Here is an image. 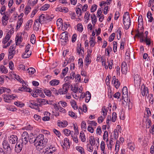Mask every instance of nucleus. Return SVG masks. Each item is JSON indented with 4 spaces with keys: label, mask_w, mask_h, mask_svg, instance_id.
<instances>
[{
    "label": "nucleus",
    "mask_w": 154,
    "mask_h": 154,
    "mask_svg": "<svg viewBox=\"0 0 154 154\" xmlns=\"http://www.w3.org/2000/svg\"><path fill=\"white\" fill-rule=\"evenodd\" d=\"M56 10L57 11H59L64 13L67 12L69 11L67 8L61 6L57 8Z\"/></svg>",
    "instance_id": "obj_21"
},
{
    "label": "nucleus",
    "mask_w": 154,
    "mask_h": 154,
    "mask_svg": "<svg viewBox=\"0 0 154 154\" xmlns=\"http://www.w3.org/2000/svg\"><path fill=\"white\" fill-rule=\"evenodd\" d=\"M23 22V19H20L17 22V24L16 26V28L19 29L21 26Z\"/></svg>",
    "instance_id": "obj_50"
},
{
    "label": "nucleus",
    "mask_w": 154,
    "mask_h": 154,
    "mask_svg": "<svg viewBox=\"0 0 154 154\" xmlns=\"http://www.w3.org/2000/svg\"><path fill=\"white\" fill-rule=\"evenodd\" d=\"M6 110L11 111L14 112L17 110V109L14 106L9 105L6 106Z\"/></svg>",
    "instance_id": "obj_26"
},
{
    "label": "nucleus",
    "mask_w": 154,
    "mask_h": 154,
    "mask_svg": "<svg viewBox=\"0 0 154 154\" xmlns=\"http://www.w3.org/2000/svg\"><path fill=\"white\" fill-rule=\"evenodd\" d=\"M0 71L2 73H7L8 72V70L4 66L2 65L0 67Z\"/></svg>",
    "instance_id": "obj_40"
},
{
    "label": "nucleus",
    "mask_w": 154,
    "mask_h": 154,
    "mask_svg": "<svg viewBox=\"0 0 154 154\" xmlns=\"http://www.w3.org/2000/svg\"><path fill=\"white\" fill-rule=\"evenodd\" d=\"M122 99L124 100V101L125 102L126 101L125 99V98H126V100H128V88L126 87H124L122 90Z\"/></svg>",
    "instance_id": "obj_8"
},
{
    "label": "nucleus",
    "mask_w": 154,
    "mask_h": 154,
    "mask_svg": "<svg viewBox=\"0 0 154 154\" xmlns=\"http://www.w3.org/2000/svg\"><path fill=\"white\" fill-rule=\"evenodd\" d=\"M107 63H108V66L109 69H112L113 65V60H107Z\"/></svg>",
    "instance_id": "obj_45"
},
{
    "label": "nucleus",
    "mask_w": 154,
    "mask_h": 154,
    "mask_svg": "<svg viewBox=\"0 0 154 154\" xmlns=\"http://www.w3.org/2000/svg\"><path fill=\"white\" fill-rule=\"evenodd\" d=\"M3 147L7 154H10L11 152V148L8 142L6 140L3 141L2 143Z\"/></svg>",
    "instance_id": "obj_6"
},
{
    "label": "nucleus",
    "mask_w": 154,
    "mask_h": 154,
    "mask_svg": "<svg viewBox=\"0 0 154 154\" xmlns=\"http://www.w3.org/2000/svg\"><path fill=\"white\" fill-rule=\"evenodd\" d=\"M149 98V103L151 104H153L154 101V99L153 98V95L151 94L150 95Z\"/></svg>",
    "instance_id": "obj_62"
},
{
    "label": "nucleus",
    "mask_w": 154,
    "mask_h": 154,
    "mask_svg": "<svg viewBox=\"0 0 154 154\" xmlns=\"http://www.w3.org/2000/svg\"><path fill=\"white\" fill-rule=\"evenodd\" d=\"M47 149L48 150V151H50L51 152V153L52 154L56 150V148L53 146L51 145L48 146L47 148Z\"/></svg>",
    "instance_id": "obj_27"
},
{
    "label": "nucleus",
    "mask_w": 154,
    "mask_h": 154,
    "mask_svg": "<svg viewBox=\"0 0 154 154\" xmlns=\"http://www.w3.org/2000/svg\"><path fill=\"white\" fill-rule=\"evenodd\" d=\"M76 50L77 52L79 54L82 55L84 53V49L83 48H81V45L79 47H78L77 48Z\"/></svg>",
    "instance_id": "obj_28"
},
{
    "label": "nucleus",
    "mask_w": 154,
    "mask_h": 154,
    "mask_svg": "<svg viewBox=\"0 0 154 154\" xmlns=\"http://www.w3.org/2000/svg\"><path fill=\"white\" fill-rule=\"evenodd\" d=\"M107 110L105 106H103L102 109V114L104 117H105L107 115Z\"/></svg>",
    "instance_id": "obj_38"
},
{
    "label": "nucleus",
    "mask_w": 154,
    "mask_h": 154,
    "mask_svg": "<svg viewBox=\"0 0 154 154\" xmlns=\"http://www.w3.org/2000/svg\"><path fill=\"white\" fill-rule=\"evenodd\" d=\"M44 136L42 134H39L35 138L32 137L28 138L29 141L30 143H34L37 150L40 151L43 149L46 146L47 141L44 139Z\"/></svg>",
    "instance_id": "obj_1"
},
{
    "label": "nucleus",
    "mask_w": 154,
    "mask_h": 154,
    "mask_svg": "<svg viewBox=\"0 0 154 154\" xmlns=\"http://www.w3.org/2000/svg\"><path fill=\"white\" fill-rule=\"evenodd\" d=\"M35 69L34 68L30 67L27 69V72L31 74H33L35 72Z\"/></svg>",
    "instance_id": "obj_48"
},
{
    "label": "nucleus",
    "mask_w": 154,
    "mask_h": 154,
    "mask_svg": "<svg viewBox=\"0 0 154 154\" xmlns=\"http://www.w3.org/2000/svg\"><path fill=\"white\" fill-rule=\"evenodd\" d=\"M63 144L67 148L69 147L70 143L69 140L66 138H65L63 140Z\"/></svg>",
    "instance_id": "obj_32"
},
{
    "label": "nucleus",
    "mask_w": 154,
    "mask_h": 154,
    "mask_svg": "<svg viewBox=\"0 0 154 154\" xmlns=\"http://www.w3.org/2000/svg\"><path fill=\"white\" fill-rule=\"evenodd\" d=\"M28 138L29 135L27 132H24L22 134V143L26 144L28 142Z\"/></svg>",
    "instance_id": "obj_10"
},
{
    "label": "nucleus",
    "mask_w": 154,
    "mask_h": 154,
    "mask_svg": "<svg viewBox=\"0 0 154 154\" xmlns=\"http://www.w3.org/2000/svg\"><path fill=\"white\" fill-rule=\"evenodd\" d=\"M31 10V8L30 6H27L25 9V14L26 15H27L30 11Z\"/></svg>",
    "instance_id": "obj_54"
},
{
    "label": "nucleus",
    "mask_w": 154,
    "mask_h": 154,
    "mask_svg": "<svg viewBox=\"0 0 154 154\" xmlns=\"http://www.w3.org/2000/svg\"><path fill=\"white\" fill-rule=\"evenodd\" d=\"M113 49L114 52L117 51V42L116 41H114L113 42Z\"/></svg>",
    "instance_id": "obj_58"
},
{
    "label": "nucleus",
    "mask_w": 154,
    "mask_h": 154,
    "mask_svg": "<svg viewBox=\"0 0 154 154\" xmlns=\"http://www.w3.org/2000/svg\"><path fill=\"white\" fill-rule=\"evenodd\" d=\"M58 126L61 128H64L66 127L68 125L67 122L66 121L62 122H58L57 123Z\"/></svg>",
    "instance_id": "obj_23"
},
{
    "label": "nucleus",
    "mask_w": 154,
    "mask_h": 154,
    "mask_svg": "<svg viewBox=\"0 0 154 154\" xmlns=\"http://www.w3.org/2000/svg\"><path fill=\"white\" fill-rule=\"evenodd\" d=\"M60 36L61 42L66 43L68 41V37L67 32H65L62 33Z\"/></svg>",
    "instance_id": "obj_9"
},
{
    "label": "nucleus",
    "mask_w": 154,
    "mask_h": 154,
    "mask_svg": "<svg viewBox=\"0 0 154 154\" xmlns=\"http://www.w3.org/2000/svg\"><path fill=\"white\" fill-rule=\"evenodd\" d=\"M123 23L126 29H128L131 24V20L129 14L128 12H125L123 17Z\"/></svg>",
    "instance_id": "obj_3"
},
{
    "label": "nucleus",
    "mask_w": 154,
    "mask_h": 154,
    "mask_svg": "<svg viewBox=\"0 0 154 154\" xmlns=\"http://www.w3.org/2000/svg\"><path fill=\"white\" fill-rule=\"evenodd\" d=\"M18 90L20 91H26L27 92H30L31 90L29 88H27L26 85H22V87H19Z\"/></svg>",
    "instance_id": "obj_22"
},
{
    "label": "nucleus",
    "mask_w": 154,
    "mask_h": 154,
    "mask_svg": "<svg viewBox=\"0 0 154 154\" xmlns=\"http://www.w3.org/2000/svg\"><path fill=\"white\" fill-rule=\"evenodd\" d=\"M15 39L16 43L17 45H19L20 44L21 42V38L19 37H16Z\"/></svg>",
    "instance_id": "obj_61"
},
{
    "label": "nucleus",
    "mask_w": 154,
    "mask_h": 154,
    "mask_svg": "<svg viewBox=\"0 0 154 154\" xmlns=\"http://www.w3.org/2000/svg\"><path fill=\"white\" fill-rule=\"evenodd\" d=\"M120 82H119L118 80L113 82V85L116 89L119 88L120 85Z\"/></svg>",
    "instance_id": "obj_56"
},
{
    "label": "nucleus",
    "mask_w": 154,
    "mask_h": 154,
    "mask_svg": "<svg viewBox=\"0 0 154 154\" xmlns=\"http://www.w3.org/2000/svg\"><path fill=\"white\" fill-rule=\"evenodd\" d=\"M91 17L92 19V24L94 25H95L96 23L97 20L96 18V16L95 14H93V16H91Z\"/></svg>",
    "instance_id": "obj_44"
},
{
    "label": "nucleus",
    "mask_w": 154,
    "mask_h": 154,
    "mask_svg": "<svg viewBox=\"0 0 154 154\" xmlns=\"http://www.w3.org/2000/svg\"><path fill=\"white\" fill-rule=\"evenodd\" d=\"M107 142V145L108 147L109 148H110V149H111L112 146L114 145L113 138H111L110 139L109 141L108 142H108Z\"/></svg>",
    "instance_id": "obj_36"
},
{
    "label": "nucleus",
    "mask_w": 154,
    "mask_h": 154,
    "mask_svg": "<svg viewBox=\"0 0 154 154\" xmlns=\"http://www.w3.org/2000/svg\"><path fill=\"white\" fill-rule=\"evenodd\" d=\"M134 81L135 85L137 86H140L141 83L140 76L138 75H135L134 77Z\"/></svg>",
    "instance_id": "obj_14"
},
{
    "label": "nucleus",
    "mask_w": 154,
    "mask_h": 154,
    "mask_svg": "<svg viewBox=\"0 0 154 154\" xmlns=\"http://www.w3.org/2000/svg\"><path fill=\"white\" fill-rule=\"evenodd\" d=\"M11 36L8 34H7L5 37L3 38L2 42L3 44H5L10 39Z\"/></svg>",
    "instance_id": "obj_31"
},
{
    "label": "nucleus",
    "mask_w": 154,
    "mask_h": 154,
    "mask_svg": "<svg viewBox=\"0 0 154 154\" xmlns=\"http://www.w3.org/2000/svg\"><path fill=\"white\" fill-rule=\"evenodd\" d=\"M85 99V101L87 103H88L90 101L91 98V94L89 91L86 92V96Z\"/></svg>",
    "instance_id": "obj_29"
},
{
    "label": "nucleus",
    "mask_w": 154,
    "mask_h": 154,
    "mask_svg": "<svg viewBox=\"0 0 154 154\" xmlns=\"http://www.w3.org/2000/svg\"><path fill=\"white\" fill-rule=\"evenodd\" d=\"M30 47V45L28 44L26 46L25 51L23 54L22 57L23 58H27L30 57L31 55V51L29 50Z\"/></svg>",
    "instance_id": "obj_5"
},
{
    "label": "nucleus",
    "mask_w": 154,
    "mask_h": 154,
    "mask_svg": "<svg viewBox=\"0 0 154 154\" xmlns=\"http://www.w3.org/2000/svg\"><path fill=\"white\" fill-rule=\"evenodd\" d=\"M80 138L82 142H85L86 140L85 137L84 133L81 131L80 133Z\"/></svg>",
    "instance_id": "obj_34"
},
{
    "label": "nucleus",
    "mask_w": 154,
    "mask_h": 154,
    "mask_svg": "<svg viewBox=\"0 0 154 154\" xmlns=\"http://www.w3.org/2000/svg\"><path fill=\"white\" fill-rule=\"evenodd\" d=\"M68 71V68L67 67H65L62 70V74L63 76L66 75Z\"/></svg>",
    "instance_id": "obj_63"
},
{
    "label": "nucleus",
    "mask_w": 154,
    "mask_h": 154,
    "mask_svg": "<svg viewBox=\"0 0 154 154\" xmlns=\"http://www.w3.org/2000/svg\"><path fill=\"white\" fill-rule=\"evenodd\" d=\"M8 18V17H6V16L5 17V16L3 15L2 19V23L3 25L5 26L7 24Z\"/></svg>",
    "instance_id": "obj_30"
},
{
    "label": "nucleus",
    "mask_w": 154,
    "mask_h": 154,
    "mask_svg": "<svg viewBox=\"0 0 154 154\" xmlns=\"http://www.w3.org/2000/svg\"><path fill=\"white\" fill-rule=\"evenodd\" d=\"M89 141L91 145L93 146L96 143V142L98 143H99V139L98 138H94L93 137H90Z\"/></svg>",
    "instance_id": "obj_13"
},
{
    "label": "nucleus",
    "mask_w": 154,
    "mask_h": 154,
    "mask_svg": "<svg viewBox=\"0 0 154 154\" xmlns=\"http://www.w3.org/2000/svg\"><path fill=\"white\" fill-rule=\"evenodd\" d=\"M38 104V106H41L42 105H45L48 103V100L43 99H37Z\"/></svg>",
    "instance_id": "obj_18"
},
{
    "label": "nucleus",
    "mask_w": 154,
    "mask_h": 154,
    "mask_svg": "<svg viewBox=\"0 0 154 154\" xmlns=\"http://www.w3.org/2000/svg\"><path fill=\"white\" fill-rule=\"evenodd\" d=\"M95 38V37H91L90 38V39L89 41V43L91 47H93L96 43V42H94Z\"/></svg>",
    "instance_id": "obj_35"
},
{
    "label": "nucleus",
    "mask_w": 154,
    "mask_h": 154,
    "mask_svg": "<svg viewBox=\"0 0 154 154\" xmlns=\"http://www.w3.org/2000/svg\"><path fill=\"white\" fill-rule=\"evenodd\" d=\"M89 57L87 56L85 58V65L86 66H88V65L91 63V60L89 59Z\"/></svg>",
    "instance_id": "obj_55"
},
{
    "label": "nucleus",
    "mask_w": 154,
    "mask_h": 154,
    "mask_svg": "<svg viewBox=\"0 0 154 154\" xmlns=\"http://www.w3.org/2000/svg\"><path fill=\"white\" fill-rule=\"evenodd\" d=\"M69 85L67 83L62 85V88L58 90V93L60 95L65 94H66L69 88Z\"/></svg>",
    "instance_id": "obj_4"
},
{
    "label": "nucleus",
    "mask_w": 154,
    "mask_h": 154,
    "mask_svg": "<svg viewBox=\"0 0 154 154\" xmlns=\"http://www.w3.org/2000/svg\"><path fill=\"white\" fill-rule=\"evenodd\" d=\"M23 143H17L15 148V151L16 152L18 153L21 151L23 148Z\"/></svg>",
    "instance_id": "obj_17"
},
{
    "label": "nucleus",
    "mask_w": 154,
    "mask_h": 154,
    "mask_svg": "<svg viewBox=\"0 0 154 154\" xmlns=\"http://www.w3.org/2000/svg\"><path fill=\"white\" fill-rule=\"evenodd\" d=\"M147 17L149 19L148 21L150 22H152L153 20V18L152 16V14L150 11H148L147 14Z\"/></svg>",
    "instance_id": "obj_41"
},
{
    "label": "nucleus",
    "mask_w": 154,
    "mask_h": 154,
    "mask_svg": "<svg viewBox=\"0 0 154 154\" xmlns=\"http://www.w3.org/2000/svg\"><path fill=\"white\" fill-rule=\"evenodd\" d=\"M125 42V39L124 38L122 39L120 42V48L121 49H123L124 48V46Z\"/></svg>",
    "instance_id": "obj_51"
},
{
    "label": "nucleus",
    "mask_w": 154,
    "mask_h": 154,
    "mask_svg": "<svg viewBox=\"0 0 154 154\" xmlns=\"http://www.w3.org/2000/svg\"><path fill=\"white\" fill-rule=\"evenodd\" d=\"M48 4H45L42 6L40 9V11H45L47 10L50 7Z\"/></svg>",
    "instance_id": "obj_33"
},
{
    "label": "nucleus",
    "mask_w": 154,
    "mask_h": 154,
    "mask_svg": "<svg viewBox=\"0 0 154 154\" xmlns=\"http://www.w3.org/2000/svg\"><path fill=\"white\" fill-rule=\"evenodd\" d=\"M138 28L136 31V34L134 37L142 38L143 32V22L141 15L139 16L138 19Z\"/></svg>",
    "instance_id": "obj_2"
},
{
    "label": "nucleus",
    "mask_w": 154,
    "mask_h": 154,
    "mask_svg": "<svg viewBox=\"0 0 154 154\" xmlns=\"http://www.w3.org/2000/svg\"><path fill=\"white\" fill-rule=\"evenodd\" d=\"M44 92L45 94L48 97H50L51 95V92L49 90L45 89Z\"/></svg>",
    "instance_id": "obj_49"
},
{
    "label": "nucleus",
    "mask_w": 154,
    "mask_h": 154,
    "mask_svg": "<svg viewBox=\"0 0 154 154\" xmlns=\"http://www.w3.org/2000/svg\"><path fill=\"white\" fill-rule=\"evenodd\" d=\"M63 132L64 134L66 136H68L70 134H71V131H70L67 129H63Z\"/></svg>",
    "instance_id": "obj_39"
},
{
    "label": "nucleus",
    "mask_w": 154,
    "mask_h": 154,
    "mask_svg": "<svg viewBox=\"0 0 154 154\" xmlns=\"http://www.w3.org/2000/svg\"><path fill=\"white\" fill-rule=\"evenodd\" d=\"M18 138L17 136L14 135H11L9 137V142L12 144H15L17 143Z\"/></svg>",
    "instance_id": "obj_11"
},
{
    "label": "nucleus",
    "mask_w": 154,
    "mask_h": 154,
    "mask_svg": "<svg viewBox=\"0 0 154 154\" xmlns=\"http://www.w3.org/2000/svg\"><path fill=\"white\" fill-rule=\"evenodd\" d=\"M70 103L72 107L74 109H77L78 106L76 104V103L74 100H71Z\"/></svg>",
    "instance_id": "obj_37"
},
{
    "label": "nucleus",
    "mask_w": 154,
    "mask_h": 154,
    "mask_svg": "<svg viewBox=\"0 0 154 154\" xmlns=\"http://www.w3.org/2000/svg\"><path fill=\"white\" fill-rule=\"evenodd\" d=\"M40 22L38 19H36L34 25V29L36 31L38 30L40 27Z\"/></svg>",
    "instance_id": "obj_19"
},
{
    "label": "nucleus",
    "mask_w": 154,
    "mask_h": 154,
    "mask_svg": "<svg viewBox=\"0 0 154 154\" xmlns=\"http://www.w3.org/2000/svg\"><path fill=\"white\" fill-rule=\"evenodd\" d=\"M39 22L41 24L43 23H46V16H44V14H42L41 15L38 19Z\"/></svg>",
    "instance_id": "obj_24"
},
{
    "label": "nucleus",
    "mask_w": 154,
    "mask_h": 154,
    "mask_svg": "<svg viewBox=\"0 0 154 154\" xmlns=\"http://www.w3.org/2000/svg\"><path fill=\"white\" fill-rule=\"evenodd\" d=\"M25 66L23 64H20L18 66V69L20 71H24L25 69Z\"/></svg>",
    "instance_id": "obj_43"
},
{
    "label": "nucleus",
    "mask_w": 154,
    "mask_h": 154,
    "mask_svg": "<svg viewBox=\"0 0 154 154\" xmlns=\"http://www.w3.org/2000/svg\"><path fill=\"white\" fill-rule=\"evenodd\" d=\"M15 97L12 95L6 94L3 95L4 101L8 103H10V100L14 99Z\"/></svg>",
    "instance_id": "obj_12"
},
{
    "label": "nucleus",
    "mask_w": 154,
    "mask_h": 154,
    "mask_svg": "<svg viewBox=\"0 0 154 154\" xmlns=\"http://www.w3.org/2000/svg\"><path fill=\"white\" fill-rule=\"evenodd\" d=\"M83 28L82 25L81 23H79L77 25V30L80 32H82L83 30Z\"/></svg>",
    "instance_id": "obj_59"
},
{
    "label": "nucleus",
    "mask_w": 154,
    "mask_h": 154,
    "mask_svg": "<svg viewBox=\"0 0 154 154\" xmlns=\"http://www.w3.org/2000/svg\"><path fill=\"white\" fill-rule=\"evenodd\" d=\"M141 90L142 94L143 96H146L148 94V89L144 85H143L141 86Z\"/></svg>",
    "instance_id": "obj_15"
},
{
    "label": "nucleus",
    "mask_w": 154,
    "mask_h": 154,
    "mask_svg": "<svg viewBox=\"0 0 154 154\" xmlns=\"http://www.w3.org/2000/svg\"><path fill=\"white\" fill-rule=\"evenodd\" d=\"M69 115L71 117L75 119L77 118V116L72 111H69Z\"/></svg>",
    "instance_id": "obj_64"
},
{
    "label": "nucleus",
    "mask_w": 154,
    "mask_h": 154,
    "mask_svg": "<svg viewBox=\"0 0 154 154\" xmlns=\"http://www.w3.org/2000/svg\"><path fill=\"white\" fill-rule=\"evenodd\" d=\"M60 81L59 80L56 79L51 80L49 83L50 85L53 86H56L59 84Z\"/></svg>",
    "instance_id": "obj_20"
},
{
    "label": "nucleus",
    "mask_w": 154,
    "mask_h": 154,
    "mask_svg": "<svg viewBox=\"0 0 154 154\" xmlns=\"http://www.w3.org/2000/svg\"><path fill=\"white\" fill-rule=\"evenodd\" d=\"M130 59V57L129 53H128V51H127L125 53V60L126 61H129Z\"/></svg>",
    "instance_id": "obj_60"
},
{
    "label": "nucleus",
    "mask_w": 154,
    "mask_h": 154,
    "mask_svg": "<svg viewBox=\"0 0 154 154\" xmlns=\"http://www.w3.org/2000/svg\"><path fill=\"white\" fill-rule=\"evenodd\" d=\"M53 131L54 134L57 136L58 137H60L61 136V134L60 132L55 129H53Z\"/></svg>",
    "instance_id": "obj_53"
},
{
    "label": "nucleus",
    "mask_w": 154,
    "mask_h": 154,
    "mask_svg": "<svg viewBox=\"0 0 154 154\" xmlns=\"http://www.w3.org/2000/svg\"><path fill=\"white\" fill-rule=\"evenodd\" d=\"M15 47L14 45L11 46L8 50V57L9 59H11L14 56L16 51Z\"/></svg>",
    "instance_id": "obj_7"
},
{
    "label": "nucleus",
    "mask_w": 154,
    "mask_h": 154,
    "mask_svg": "<svg viewBox=\"0 0 154 154\" xmlns=\"http://www.w3.org/2000/svg\"><path fill=\"white\" fill-rule=\"evenodd\" d=\"M35 37L34 34H32L30 37V42L31 43L34 44L35 43Z\"/></svg>",
    "instance_id": "obj_46"
},
{
    "label": "nucleus",
    "mask_w": 154,
    "mask_h": 154,
    "mask_svg": "<svg viewBox=\"0 0 154 154\" xmlns=\"http://www.w3.org/2000/svg\"><path fill=\"white\" fill-rule=\"evenodd\" d=\"M108 132L106 131H105L103 135V139L104 140H106V142L108 141Z\"/></svg>",
    "instance_id": "obj_52"
},
{
    "label": "nucleus",
    "mask_w": 154,
    "mask_h": 154,
    "mask_svg": "<svg viewBox=\"0 0 154 154\" xmlns=\"http://www.w3.org/2000/svg\"><path fill=\"white\" fill-rule=\"evenodd\" d=\"M121 71L123 74H126L127 72V66L126 63L125 62H122V63Z\"/></svg>",
    "instance_id": "obj_16"
},
{
    "label": "nucleus",
    "mask_w": 154,
    "mask_h": 154,
    "mask_svg": "<svg viewBox=\"0 0 154 154\" xmlns=\"http://www.w3.org/2000/svg\"><path fill=\"white\" fill-rule=\"evenodd\" d=\"M33 21L32 20H29L25 27V29L26 30H29V28L31 27V25L32 24Z\"/></svg>",
    "instance_id": "obj_25"
},
{
    "label": "nucleus",
    "mask_w": 154,
    "mask_h": 154,
    "mask_svg": "<svg viewBox=\"0 0 154 154\" xmlns=\"http://www.w3.org/2000/svg\"><path fill=\"white\" fill-rule=\"evenodd\" d=\"M76 149L81 154H85L84 150L82 147L79 146H76Z\"/></svg>",
    "instance_id": "obj_42"
},
{
    "label": "nucleus",
    "mask_w": 154,
    "mask_h": 154,
    "mask_svg": "<svg viewBox=\"0 0 154 154\" xmlns=\"http://www.w3.org/2000/svg\"><path fill=\"white\" fill-rule=\"evenodd\" d=\"M16 79L20 82L22 83V85H26V83L22 79H21L19 76H17V77L16 78Z\"/></svg>",
    "instance_id": "obj_47"
},
{
    "label": "nucleus",
    "mask_w": 154,
    "mask_h": 154,
    "mask_svg": "<svg viewBox=\"0 0 154 154\" xmlns=\"http://www.w3.org/2000/svg\"><path fill=\"white\" fill-rule=\"evenodd\" d=\"M14 104L17 106L22 107L24 106V104L20 102H16L14 103Z\"/></svg>",
    "instance_id": "obj_57"
}]
</instances>
